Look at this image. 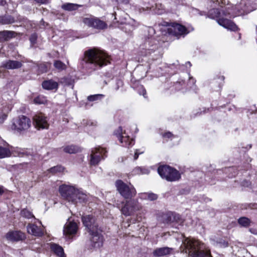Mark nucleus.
<instances>
[{
    "mask_svg": "<svg viewBox=\"0 0 257 257\" xmlns=\"http://www.w3.org/2000/svg\"><path fill=\"white\" fill-rule=\"evenodd\" d=\"M85 230L90 235L91 245L94 248H99L103 244V237L95 218L92 215H86L81 217Z\"/></svg>",
    "mask_w": 257,
    "mask_h": 257,
    "instance_id": "1",
    "label": "nucleus"
},
{
    "mask_svg": "<svg viewBox=\"0 0 257 257\" xmlns=\"http://www.w3.org/2000/svg\"><path fill=\"white\" fill-rule=\"evenodd\" d=\"M59 191L65 200L72 204L81 203L87 200V195L72 186L63 184L60 186Z\"/></svg>",
    "mask_w": 257,
    "mask_h": 257,
    "instance_id": "2",
    "label": "nucleus"
},
{
    "mask_svg": "<svg viewBox=\"0 0 257 257\" xmlns=\"http://www.w3.org/2000/svg\"><path fill=\"white\" fill-rule=\"evenodd\" d=\"M183 243L189 257H211L210 252L205 250L204 244L198 240L187 238Z\"/></svg>",
    "mask_w": 257,
    "mask_h": 257,
    "instance_id": "3",
    "label": "nucleus"
},
{
    "mask_svg": "<svg viewBox=\"0 0 257 257\" xmlns=\"http://www.w3.org/2000/svg\"><path fill=\"white\" fill-rule=\"evenodd\" d=\"M82 60L86 63L91 64H107L111 63V58L107 54L95 48L85 51Z\"/></svg>",
    "mask_w": 257,
    "mask_h": 257,
    "instance_id": "4",
    "label": "nucleus"
},
{
    "mask_svg": "<svg viewBox=\"0 0 257 257\" xmlns=\"http://www.w3.org/2000/svg\"><path fill=\"white\" fill-rule=\"evenodd\" d=\"M160 176L168 181H176L180 178L179 172L176 169L168 166H162L158 168Z\"/></svg>",
    "mask_w": 257,
    "mask_h": 257,
    "instance_id": "5",
    "label": "nucleus"
},
{
    "mask_svg": "<svg viewBox=\"0 0 257 257\" xmlns=\"http://www.w3.org/2000/svg\"><path fill=\"white\" fill-rule=\"evenodd\" d=\"M31 126L30 119L25 115H21L13 120L11 128L16 132L22 133L28 130Z\"/></svg>",
    "mask_w": 257,
    "mask_h": 257,
    "instance_id": "6",
    "label": "nucleus"
},
{
    "mask_svg": "<svg viewBox=\"0 0 257 257\" xmlns=\"http://www.w3.org/2000/svg\"><path fill=\"white\" fill-rule=\"evenodd\" d=\"M115 185L119 193L125 199L131 198L136 194V190L132 185H127L121 180H117Z\"/></svg>",
    "mask_w": 257,
    "mask_h": 257,
    "instance_id": "7",
    "label": "nucleus"
},
{
    "mask_svg": "<svg viewBox=\"0 0 257 257\" xmlns=\"http://www.w3.org/2000/svg\"><path fill=\"white\" fill-rule=\"evenodd\" d=\"M83 22L87 26L98 30H103L107 27L105 22L96 17L85 18Z\"/></svg>",
    "mask_w": 257,
    "mask_h": 257,
    "instance_id": "8",
    "label": "nucleus"
},
{
    "mask_svg": "<svg viewBox=\"0 0 257 257\" xmlns=\"http://www.w3.org/2000/svg\"><path fill=\"white\" fill-rule=\"evenodd\" d=\"M26 153V151L21 149L17 148L14 150H11L9 148L0 146V159L9 157L12 155L23 157Z\"/></svg>",
    "mask_w": 257,
    "mask_h": 257,
    "instance_id": "9",
    "label": "nucleus"
},
{
    "mask_svg": "<svg viewBox=\"0 0 257 257\" xmlns=\"http://www.w3.org/2000/svg\"><path fill=\"white\" fill-rule=\"evenodd\" d=\"M168 32L170 35L174 36L178 38L181 36L186 35L189 33L185 27L177 23H172L171 27L168 28Z\"/></svg>",
    "mask_w": 257,
    "mask_h": 257,
    "instance_id": "10",
    "label": "nucleus"
},
{
    "mask_svg": "<svg viewBox=\"0 0 257 257\" xmlns=\"http://www.w3.org/2000/svg\"><path fill=\"white\" fill-rule=\"evenodd\" d=\"M34 124L38 129H48L49 126L48 119L45 114L38 113L33 117Z\"/></svg>",
    "mask_w": 257,
    "mask_h": 257,
    "instance_id": "11",
    "label": "nucleus"
},
{
    "mask_svg": "<svg viewBox=\"0 0 257 257\" xmlns=\"http://www.w3.org/2000/svg\"><path fill=\"white\" fill-rule=\"evenodd\" d=\"M139 209V206L135 200L126 201L121 211L125 216L131 215L135 211Z\"/></svg>",
    "mask_w": 257,
    "mask_h": 257,
    "instance_id": "12",
    "label": "nucleus"
},
{
    "mask_svg": "<svg viewBox=\"0 0 257 257\" xmlns=\"http://www.w3.org/2000/svg\"><path fill=\"white\" fill-rule=\"evenodd\" d=\"M105 152H106V151L104 149L101 148H95L94 150H92L90 155V164L91 165L98 164L100 161L101 158L102 157L103 155H104Z\"/></svg>",
    "mask_w": 257,
    "mask_h": 257,
    "instance_id": "13",
    "label": "nucleus"
},
{
    "mask_svg": "<svg viewBox=\"0 0 257 257\" xmlns=\"http://www.w3.org/2000/svg\"><path fill=\"white\" fill-rule=\"evenodd\" d=\"M78 230L77 224L73 221L68 219L67 222L65 223L63 233L66 236L74 235L76 234Z\"/></svg>",
    "mask_w": 257,
    "mask_h": 257,
    "instance_id": "14",
    "label": "nucleus"
},
{
    "mask_svg": "<svg viewBox=\"0 0 257 257\" xmlns=\"http://www.w3.org/2000/svg\"><path fill=\"white\" fill-rule=\"evenodd\" d=\"M115 134L124 147H129L134 144V141L133 139H130L128 136H122V128L121 127L118 128Z\"/></svg>",
    "mask_w": 257,
    "mask_h": 257,
    "instance_id": "15",
    "label": "nucleus"
},
{
    "mask_svg": "<svg viewBox=\"0 0 257 257\" xmlns=\"http://www.w3.org/2000/svg\"><path fill=\"white\" fill-rule=\"evenodd\" d=\"M218 24L223 27L230 31H235L237 30V27L231 21L224 18H219L217 20Z\"/></svg>",
    "mask_w": 257,
    "mask_h": 257,
    "instance_id": "16",
    "label": "nucleus"
},
{
    "mask_svg": "<svg viewBox=\"0 0 257 257\" xmlns=\"http://www.w3.org/2000/svg\"><path fill=\"white\" fill-rule=\"evenodd\" d=\"M6 237L11 241H19L25 238V234L20 231H10L7 234Z\"/></svg>",
    "mask_w": 257,
    "mask_h": 257,
    "instance_id": "17",
    "label": "nucleus"
},
{
    "mask_svg": "<svg viewBox=\"0 0 257 257\" xmlns=\"http://www.w3.org/2000/svg\"><path fill=\"white\" fill-rule=\"evenodd\" d=\"M173 250L172 248L168 247L157 248L153 251V254L156 257H161L171 254Z\"/></svg>",
    "mask_w": 257,
    "mask_h": 257,
    "instance_id": "18",
    "label": "nucleus"
},
{
    "mask_svg": "<svg viewBox=\"0 0 257 257\" xmlns=\"http://www.w3.org/2000/svg\"><path fill=\"white\" fill-rule=\"evenodd\" d=\"M28 232L35 236H40L43 234L42 229L35 224H29L27 226Z\"/></svg>",
    "mask_w": 257,
    "mask_h": 257,
    "instance_id": "19",
    "label": "nucleus"
},
{
    "mask_svg": "<svg viewBox=\"0 0 257 257\" xmlns=\"http://www.w3.org/2000/svg\"><path fill=\"white\" fill-rule=\"evenodd\" d=\"M164 219L165 223H170L174 221H179L180 216L179 214L169 213L164 216Z\"/></svg>",
    "mask_w": 257,
    "mask_h": 257,
    "instance_id": "20",
    "label": "nucleus"
},
{
    "mask_svg": "<svg viewBox=\"0 0 257 257\" xmlns=\"http://www.w3.org/2000/svg\"><path fill=\"white\" fill-rule=\"evenodd\" d=\"M58 86V83L52 80H46L42 83L43 88L47 90L57 89Z\"/></svg>",
    "mask_w": 257,
    "mask_h": 257,
    "instance_id": "21",
    "label": "nucleus"
},
{
    "mask_svg": "<svg viewBox=\"0 0 257 257\" xmlns=\"http://www.w3.org/2000/svg\"><path fill=\"white\" fill-rule=\"evenodd\" d=\"M51 250L59 257H66L63 248L58 244L52 243L51 244Z\"/></svg>",
    "mask_w": 257,
    "mask_h": 257,
    "instance_id": "22",
    "label": "nucleus"
},
{
    "mask_svg": "<svg viewBox=\"0 0 257 257\" xmlns=\"http://www.w3.org/2000/svg\"><path fill=\"white\" fill-rule=\"evenodd\" d=\"M14 37H15V33L13 31L0 32V41H8Z\"/></svg>",
    "mask_w": 257,
    "mask_h": 257,
    "instance_id": "23",
    "label": "nucleus"
},
{
    "mask_svg": "<svg viewBox=\"0 0 257 257\" xmlns=\"http://www.w3.org/2000/svg\"><path fill=\"white\" fill-rule=\"evenodd\" d=\"M12 106L9 105L4 107L2 112H0V124L3 123L7 117V113L11 110Z\"/></svg>",
    "mask_w": 257,
    "mask_h": 257,
    "instance_id": "24",
    "label": "nucleus"
},
{
    "mask_svg": "<svg viewBox=\"0 0 257 257\" xmlns=\"http://www.w3.org/2000/svg\"><path fill=\"white\" fill-rule=\"evenodd\" d=\"M140 197L143 199L154 201L158 198V195L153 193H144L140 194Z\"/></svg>",
    "mask_w": 257,
    "mask_h": 257,
    "instance_id": "25",
    "label": "nucleus"
},
{
    "mask_svg": "<svg viewBox=\"0 0 257 257\" xmlns=\"http://www.w3.org/2000/svg\"><path fill=\"white\" fill-rule=\"evenodd\" d=\"M80 5L72 3H66L62 6V8L66 11H72L77 10L78 8L80 7Z\"/></svg>",
    "mask_w": 257,
    "mask_h": 257,
    "instance_id": "26",
    "label": "nucleus"
},
{
    "mask_svg": "<svg viewBox=\"0 0 257 257\" xmlns=\"http://www.w3.org/2000/svg\"><path fill=\"white\" fill-rule=\"evenodd\" d=\"M81 151L80 149L75 146L71 145L64 148V151L66 153L69 154H74L79 152Z\"/></svg>",
    "mask_w": 257,
    "mask_h": 257,
    "instance_id": "27",
    "label": "nucleus"
},
{
    "mask_svg": "<svg viewBox=\"0 0 257 257\" xmlns=\"http://www.w3.org/2000/svg\"><path fill=\"white\" fill-rule=\"evenodd\" d=\"M15 22L13 17L11 16H5L0 17V23L2 24H9L13 23Z\"/></svg>",
    "mask_w": 257,
    "mask_h": 257,
    "instance_id": "28",
    "label": "nucleus"
},
{
    "mask_svg": "<svg viewBox=\"0 0 257 257\" xmlns=\"http://www.w3.org/2000/svg\"><path fill=\"white\" fill-rule=\"evenodd\" d=\"M238 222L242 226L247 227L249 225L250 221L246 217H242L238 219Z\"/></svg>",
    "mask_w": 257,
    "mask_h": 257,
    "instance_id": "29",
    "label": "nucleus"
},
{
    "mask_svg": "<svg viewBox=\"0 0 257 257\" xmlns=\"http://www.w3.org/2000/svg\"><path fill=\"white\" fill-rule=\"evenodd\" d=\"M63 167H62L61 166L58 165L51 168L48 170V171L53 174H54L58 172H61L63 171Z\"/></svg>",
    "mask_w": 257,
    "mask_h": 257,
    "instance_id": "30",
    "label": "nucleus"
},
{
    "mask_svg": "<svg viewBox=\"0 0 257 257\" xmlns=\"http://www.w3.org/2000/svg\"><path fill=\"white\" fill-rule=\"evenodd\" d=\"M46 101V98L43 96H38L34 99V102L36 104H44Z\"/></svg>",
    "mask_w": 257,
    "mask_h": 257,
    "instance_id": "31",
    "label": "nucleus"
},
{
    "mask_svg": "<svg viewBox=\"0 0 257 257\" xmlns=\"http://www.w3.org/2000/svg\"><path fill=\"white\" fill-rule=\"evenodd\" d=\"M21 214L22 216L27 218H31L34 217L32 213L27 209L23 210Z\"/></svg>",
    "mask_w": 257,
    "mask_h": 257,
    "instance_id": "32",
    "label": "nucleus"
},
{
    "mask_svg": "<svg viewBox=\"0 0 257 257\" xmlns=\"http://www.w3.org/2000/svg\"><path fill=\"white\" fill-rule=\"evenodd\" d=\"M20 65H2L0 67V72H2L4 69H18Z\"/></svg>",
    "mask_w": 257,
    "mask_h": 257,
    "instance_id": "33",
    "label": "nucleus"
},
{
    "mask_svg": "<svg viewBox=\"0 0 257 257\" xmlns=\"http://www.w3.org/2000/svg\"><path fill=\"white\" fill-rule=\"evenodd\" d=\"M138 91L140 95H143L145 98H146V90L143 86L140 85L138 87Z\"/></svg>",
    "mask_w": 257,
    "mask_h": 257,
    "instance_id": "34",
    "label": "nucleus"
},
{
    "mask_svg": "<svg viewBox=\"0 0 257 257\" xmlns=\"http://www.w3.org/2000/svg\"><path fill=\"white\" fill-rule=\"evenodd\" d=\"M103 96L102 94H95L88 96L87 99L90 101H93L98 99L99 97Z\"/></svg>",
    "mask_w": 257,
    "mask_h": 257,
    "instance_id": "35",
    "label": "nucleus"
},
{
    "mask_svg": "<svg viewBox=\"0 0 257 257\" xmlns=\"http://www.w3.org/2000/svg\"><path fill=\"white\" fill-rule=\"evenodd\" d=\"M142 171H143V168L138 167H136V168H135L133 170V172L134 174H135V175L141 174Z\"/></svg>",
    "mask_w": 257,
    "mask_h": 257,
    "instance_id": "36",
    "label": "nucleus"
},
{
    "mask_svg": "<svg viewBox=\"0 0 257 257\" xmlns=\"http://www.w3.org/2000/svg\"><path fill=\"white\" fill-rule=\"evenodd\" d=\"M39 70L40 73H44L47 71V65H40Z\"/></svg>",
    "mask_w": 257,
    "mask_h": 257,
    "instance_id": "37",
    "label": "nucleus"
},
{
    "mask_svg": "<svg viewBox=\"0 0 257 257\" xmlns=\"http://www.w3.org/2000/svg\"><path fill=\"white\" fill-rule=\"evenodd\" d=\"M37 38V35L36 34H33L30 38V40L32 44H35L36 42Z\"/></svg>",
    "mask_w": 257,
    "mask_h": 257,
    "instance_id": "38",
    "label": "nucleus"
},
{
    "mask_svg": "<svg viewBox=\"0 0 257 257\" xmlns=\"http://www.w3.org/2000/svg\"><path fill=\"white\" fill-rule=\"evenodd\" d=\"M213 14H215L216 17H217L219 16L220 13L218 9H213L210 11V14L211 15Z\"/></svg>",
    "mask_w": 257,
    "mask_h": 257,
    "instance_id": "39",
    "label": "nucleus"
},
{
    "mask_svg": "<svg viewBox=\"0 0 257 257\" xmlns=\"http://www.w3.org/2000/svg\"><path fill=\"white\" fill-rule=\"evenodd\" d=\"M58 71H60L65 69V65H54Z\"/></svg>",
    "mask_w": 257,
    "mask_h": 257,
    "instance_id": "40",
    "label": "nucleus"
},
{
    "mask_svg": "<svg viewBox=\"0 0 257 257\" xmlns=\"http://www.w3.org/2000/svg\"><path fill=\"white\" fill-rule=\"evenodd\" d=\"M173 134L170 132H167L163 135V137L165 138H171L173 137Z\"/></svg>",
    "mask_w": 257,
    "mask_h": 257,
    "instance_id": "41",
    "label": "nucleus"
},
{
    "mask_svg": "<svg viewBox=\"0 0 257 257\" xmlns=\"http://www.w3.org/2000/svg\"><path fill=\"white\" fill-rule=\"evenodd\" d=\"M143 153V152H138V150H136L135 153V155H134V159L135 160H136L138 157H139V154H141Z\"/></svg>",
    "mask_w": 257,
    "mask_h": 257,
    "instance_id": "42",
    "label": "nucleus"
},
{
    "mask_svg": "<svg viewBox=\"0 0 257 257\" xmlns=\"http://www.w3.org/2000/svg\"><path fill=\"white\" fill-rule=\"evenodd\" d=\"M7 64H22V62L18 61L10 60V63Z\"/></svg>",
    "mask_w": 257,
    "mask_h": 257,
    "instance_id": "43",
    "label": "nucleus"
},
{
    "mask_svg": "<svg viewBox=\"0 0 257 257\" xmlns=\"http://www.w3.org/2000/svg\"><path fill=\"white\" fill-rule=\"evenodd\" d=\"M133 27H136L137 26V23L134 20H132L131 22L129 23Z\"/></svg>",
    "mask_w": 257,
    "mask_h": 257,
    "instance_id": "44",
    "label": "nucleus"
},
{
    "mask_svg": "<svg viewBox=\"0 0 257 257\" xmlns=\"http://www.w3.org/2000/svg\"><path fill=\"white\" fill-rule=\"evenodd\" d=\"M172 23L169 24L168 22H164L162 23V26L170 27Z\"/></svg>",
    "mask_w": 257,
    "mask_h": 257,
    "instance_id": "45",
    "label": "nucleus"
},
{
    "mask_svg": "<svg viewBox=\"0 0 257 257\" xmlns=\"http://www.w3.org/2000/svg\"><path fill=\"white\" fill-rule=\"evenodd\" d=\"M37 3L40 4H45L46 3L47 0H35Z\"/></svg>",
    "mask_w": 257,
    "mask_h": 257,
    "instance_id": "46",
    "label": "nucleus"
},
{
    "mask_svg": "<svg viewBox=\"0 0 257 257\" xmlns=\"http://www.w3.org/2000/svg\"><path fill=\"white\" fill-rule=\"evenodd\" d=\"M149 172V171L147 169L143 168V171H142V174H148Z\"/></svg>",
    "mask_w": 257,
    "mask_h": 257,
    "instance_id": "47",
    "label": "nucleus"
},
{
    "mask_svg": "<svg viewBox=\"0 0 257 257\" xmlns=\"http://www.w3.org/2000/svg\"><path fill=\"white\" fill-rule=\"evenodd\" d=\"M54 64L57 65V64H64L63 63H62L59 61H56L55 62Z\"/></svg>",
    "mask_w": 257,
    "mask_h": 257,
    "instance_id": "48",
    "label": "nucleus"
},
{
    "mask_svg": "<svg viewBox=\"0 0 257 257\" xmlns=\"http://www.w3.org/2000/svg\"><path fill=\"white\" fill-rule=\"evenodd\" d=\"M2 189L0 188V194H1L2 193Z\"/></svg>",
    "mask_w": 257,
    "mask_h": 257,
    "instance_id": "49",
    "label": "nucleus"
},
{
    "mask_svg": "<svg viewBox=\"0 0 257 257\" xmlns=\"http://www.w3.org/2000/svg\"><path fill=\"white\" fill-rule=\"evenodd\" d=\"M186 64H190V62L188 61L186 63Z\"/></svg>",
    "mask_w": 257,
    "mask_h": 257,
    "instance_id": "50",
    "label": "nucleus"
},
{
    "mask_svg": "<svg viewBox=\"0 0 257 257\" xmlns=\"http://www.w3.org/2000/svg\"><path fill=\"white\" fill-rule=\"evenodd\" d=\"M23 63H26L27 62L26 61H22Z\"/></svg>",
    "mask_w": 257,
    "mask_h": 257,
    "instance_id": "51",
    "label": "nucleus"
},
{
    "mask_svg": "<svg viewBox=\"0 0 257 257\" xmlns=\"http://www.w3.org/2000/svg\"><path fill=\"white\" fill-rule=\"evenodd\" d=\"M222 79L223 80L224 78V77H223V76H222Z\"/></svg>",
    "mask_w": 257,
    "mask_h": 257,
    "instance_id": "52",
    "label": "nucleus"
}]
</instances>
